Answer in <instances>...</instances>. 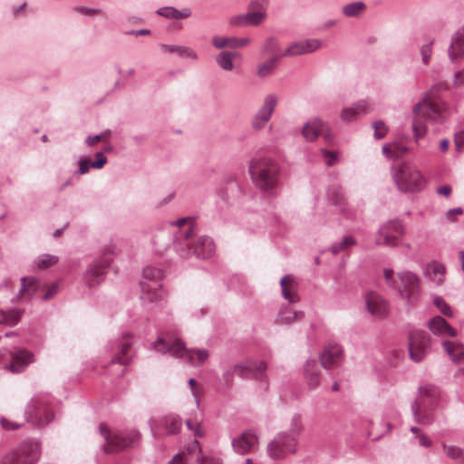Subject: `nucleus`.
Listing matches in <instances>:
<instances>
[{
	"mask_svg": "<svg viewBox=\"0 0 464 464\" xmlns=\"http://www.w3.org/2000/svg\"><path fill=\"white\" fill-rule=\"evenodd\" d=\"M58 292V285L53 284L49 288L47 289L46 293L42 296L43 301H46L53 297Z\"/></svg>",
	"mask_w": 464,
	"mask_h": 464,
	"instance_id": "nucleus-63",
	"label": "nucleus"
},
{
	"mask_svg": "<svg viewBox=\"0 0 464 464\" xmlns=\"http://www.w3.org/2000/svg\"><path fill=\"white\" fill-rule=\"evenodd\" d=\"M367 6L362 1L352 2L342 7V12L346 17H359L362 14Z\"/></svg>",
	"mask_w": 464,
	"mask_h": 464,
	"instance_id": "nucleus-39",
	"label": "nucleus"
},
{
	"mask_svg": "<svg viewBox=\"0 0 464 464\" xmlns=\"http://www.w3.org/2000/svg\"><path fill=\"white\" fill-rule=\"evenodd\" d=\"M435 306L440 311V313L446 316H452V311L450 306L446 301L440 296H435L433 299Z\"/></svg>",
	"mask_w": 464,
	"mask_h": 464,
	"instance_id": "nucleus-52",
	"label": "nucleus"
},
{
	"mask_svg": "<svg viewBox=\"0 0 464 464\" xmlns=\"http://www.w3.org/2000/svg\"><path fill=\"white\" fill-rule=\"evenodd\" d=\"M160 50L163 53H176L180 57H188L193 60L198 58L197 53L193 49L186 46L175 44H160Z\"/></svg>",
	"mask_w": 464,
	"mask_h": 464,
	"instance_id": "nucleus-36",
	"label": "nucleus"
},
{
	"mask_svg": "<svg viewBox=\"0 0 464 464\" xmlns=\"http://www.w3.org/2000/svg\"><path fill=\"white\" fill-rule=\"evenodd\" d=\"M366 306L371 314L383 318L388 314L386 302L375 292H370L365 296Z\"/></svg>",
	"mask_w": 464,
	"mask_h": 464,
	"instance_id": "nucleus-23",
	"label": "nucleus"
},
{
	"mask_svg": "<svg viewBox=\"0 0 464 464\" xmlns=\"http://www.w3.org/2000/svg\"><path fill=\"white\" fill-rule=\"evenodd\" d=\"M0 424L2 426L3 429L5 430H17L21 427L20 424L16 423V422H13L5 418H1L0 419Z\"/></svg>",
	"mask_w": 464,
	"mask_h": 464,
	"instance_id": "nucleus-61",
	"label": "nucleus"
},
{
	"mask_svg": "<svg viewBox=\"0 0 464 464\" xmlns=\"http://www.w3.org/2000/svg\"><path fill=\"white\" fill-rule=\"evenodd\" d=\"M21 289L19 291V295L17 298L20 297L21 295H28L30 296L34 295L41 288V282L35 277H22L21 278Z\"/></svg>",
	"mask_w": 464,
	"mask_h": 464,
	"instance_id": "nucleus-35",
	"label": "nucleus"
},
{
	"mask_svg": "<svg viewBox=\"0 0 464 464\" xmlns=\"http://www.w3.org/2000/svg\"><path fill=\"white\" fill-rule=\"evenodd\" d=\"M303 430L302 416L298 413L295 414L290 420V429L287 431L291 435H295L298 439Z\"/></svg>",
	"mask_w": 464,
	"mask_h": 464,
	"instance_id": "nucleus-49",
	"label": "nucleus"
},
{
	"mask_svg": "<svg viewBox=\"0 0 464 464\" xmlns=\"http://www.w3.org/2000/svg\"><path fill=\"white\" fill-rule=\"evenodd\" d=\"M277 103L278 95L276 93H269L264 98L263 104L252 121L255 130H261L266 126L271 119Z\"/></svg>",
	"mask_w": 464,
	"mask_h": 464,
	"instance_id": "nucleus-16",
	"label": "nucleus"
},
{
	"mask_svg": "<svg viewBox=\"0 0 464 464\" xmlns=\"http://www.w3.org/2000/svg\"><path fill=\"white\" fill-rule=\"evenodd\" d=\"M445 273V267L440 263H431L427 266L425 275H428L432 280L438 284L443 281V275Z\"/></svg>",
	"mask_w": 464,
	"mask_h": 464,
	"instance_id": "nucleus-42",
	"label": "nucleus"
},
{
	"mask_svg": "<svg viewBox=\"0 0 464 464\" xmlns=\"http://www.w3.org/2000/svg\"><path fill=\"white\" fill-rule=\"evenodd\" d=\"M442 447L447 454V456L450 459H457L461 457L462 450L456 446H447L446 444H442Z\"/></svg>",
	"mask_w": 464,
	"mask_h": 464,
	"instance_id": "nucleus-54",
	"label": "nucleus"
},
{
	"mask_svg": "<svg viewBox=\"0 0 464 464\" xmlns=\"http://www.w3.org/2000/svg\"><path fill=\"white\" fill-rule=\"evenodd\" d=\"M211 43L217 49H223L225 47L237 49V37H224L220 35H215L212 37Z\"/></svg>",
	"mask_w": 464,
	"mask_h": 464,
	"instance_id": "nucleus-46",
	"label": "nucleus"
},
{
	"mask_svg": "<svg viewBox=\"0 0 464 464\" xmlns=\"http://www.w3.org/2000/svg\"><path fill=\"white\" fill-rule=\"evenodd\" d=\"M429 329L433 334L445 336L449 335L454 337L457 335V332L453 329L447 321L441 316H435L429 321Z\"/></svg>",
	"mask_w": 464,
	"mask_h": 464,
	"instance_id": "nucleus-30",
	"label": "nucleus"
},
{
	"mask_svg": "<svg viewBox=\"0 0 464 464\" xmlns=\"http://www.w3.org/2000/svg\"><path fill=\"white\" fill-rule=\"evenodd\" d=\"M132 346L131 336L126 334L121 339L110 342L108 343V350L113 353L110 360V363H119L121 365H128L132 360L130 349Z\"/></svg>",
	"mask_w": 464,
	"mask_h": 464,
	"instance_id": "nucleus-14",
	"label": "nucleus"
},
{
	"mask_svg": "<svg viewBox=\"0 0 464 464\" xmlns=\"http://www.w3.org/2000/svg\"><path fill=\"white\" fill-rule=\"evenodd\" d=\"M101 435L103 437L106 442L104 450L109 452L111 450H121L128 448L135 447L140 440V433L132 430L130 431H113L108 429V427L102 423L99 426Z\"/></svg>",
	"mask_w": 464,
	"mask_h": 464,
	"instance_id": "nucleus-7",
	"label": "nucleus"
},
{
	"mask_svg": "<svg viewBox=\"0 0 464 464\" xmlns=\"http://www.w3.org/2000/svg\"><path fill=\"white\" fill-rule=\"evenodd\" d=\"M373 111V106L367 100H360L350 107L343 108L340 112L342 121L351 122L356 121L359 117L369 114Z\"/></svg>",
	"mask_w": 464,
	"mask_h": 464,
	"instance_id": "nucleus-18",
	"label": "nucleus"
},
{
	"mask_svg": "<svg viewBox=\"0 0 464 464\" xmlns=\"http://www.w3.org/2000/svg\"><path fill=\"white\" fill-rule=\"evenodd\" d=\"M322 153H323L324 159L325 160V163L328 166H333L337 161L338 156L335 151L322 150Z\"/></svg>",
	"mask_w": 464,
	"mask_h": 464,
	"instance_id": "nucleus-59",
	"label": "nucleus"
},
{
	"mask_svg": "<svg viewBox=\"0 0 464 464\" xmlns=\"http://www.w3.org/2000/svg\"><path fill=\"white\" fill-rule=\"evenodd\" d=\"M216 252L214 240L206 235L198 237L193 246V254L199 259H208Z\"/></svg>",
	"mask_w": 464,
	"mask_h": 464,
	"instance_id": "nucleus-24",
	"label": "nucleus"
},
{
	"mask_svg": "<svg viewBox=\"0 0 464 464\" xmlns=\"http://www.w3.org/2000/svg\"><path fill=\"white\" fill-rule=\"evenodd\" d=\"M383 277L385 279L386 284L395 289V287H398V282L396 281L394 277V271L392 268H384L383 269Z\"/></svg>",
	"mask_w": 464,
	"mask_h": 464,
	"instance_id": "nucleus-55",
	"label": "nucleus"
},
{
	"mask_svg": "<svg viewBox=\"0 0 464 464\" xmlns=\"http://www.w3.org/2000/svg\"><path fill=\"white\" fill-rule=\"evenodd\" d=\"M399 147V143L396 142L385 144L382 147V152L389 159H396L400 157V152L396 150Z\"/></svg>",
	"mask_w": 464,
	"mask_h": 464,
	"instance_id": "nucleus-53",
	"label": "nucleus"
},
{
	"mask_svg": "<svg viewBox=\"0 0 464 464\" xmlns=\"http://www.w3.org/2000/svg\"><path fill=\"white\" fill-rule=\"evenodd\" d=\"M34 354L27 350L19 349L14 353L9 364L12 372L19 373L33 361Z\"/></svg>",
	"mask_w": 464,
	"mask_h": 464,
	"instance_id": "nucleus-26",
	"label": "nucleus"
},
{
	"mask_svg": "<svg viewBox=\"0 0 464 464\" xmlns=\"http://www.w3.org/2000/svg\"><path fill=\"white\" fill-rule=\"evenodd\" d=\"M327 200L329 204L335 206L341 213L345 211V198L343 189L340 187L333 186L327 190Z\"/></svg>",
	"mask_w": 464,
	"mask_h": 464,
	"instance_id": "nucleus-32",
	"label": "nucleus"
},
{
	"mask_svg": "<svg viewBox=\"0 0 464 464\" xmlns=\"http://www.w3.org/2000/svg\"><path fill=\"white\" fill-rule=\"evenodd\" d=\"M445 90H447V87L444 84L431 87L423 94L420 101L413 106L411 129L416 142L427 133L425 122L440 125L452 113L449 104L440 99V92Z\"/></svg>",
	"mask_w": 464,
	"mask_h": 464,
	"instance_id": "nucleus-1",
	"label": "nucleus"
},
{
	"mask_svg": "<svg viewBox=\"0 0 464 464\" xmlns=\"http://www.w3.org/2000/svg\"><path fill=\"white\" fill-rule=\"evenodd\" d=\"M107 163V158L103 152L99 151L95 153V160L91 163L92 169H102Z\"/></svg>",
	"mask_w": 464,
	"mask_h": 464,
	"instance_id": "nucleus-58",
	"label": "nucleus"
},
{
	"mask_svg": "<svg viewBox=\"0 0 464 464\" xmlns=\"http://www.w3.org/2000/svg\"><path fill=\"white\" fill-rule=\"evenodd\" d=\"M157 13L164 17L172 18V19H183L188 17L191 14V12L188 8H184L182 10H178L171 6H166L160 8Z\"/></svg>",
	"mask_w": 464,
	"mask_h": 464,
	"instance_id": "nucleus-40",
	"label": "nucleus"
},
{
	"mask_svg": "<svg viewBox=\"0 0 464 464\" xmlns=\"http://www.w3.org/2000/svg\"><path fill=\"white\" fill-rule=\"evenodd\" d=\"M454 141L457 150H459L461 146L464 144V130H460L455 134Z\"/></svg>",
	"mask_w": 464,
	"mask_h": 464,
	"instance_id": "nucleus-64",
	"label": "nucleus"
},
{
	"mask_svg": "<svg viewBox=\"0 0 464 464\" xmlns=\"http://www.w3.org/2000/svg\"><path fill=\"white\" fill-rule=\"evenodd\" d=\"M258 444L257 436L251 430L243 432L237 438L232 440L234 451L240 455H245L253 450Z\"/></svg>",
	"mask_w": 464,
	"mask_h": 464,
	"instance_id": "nucleus-21",
	"label": "nucleus"
},
{
	"mask_svg": "<svg viewBox=\"0 0 464 464\" xmlns=\"http://www.w3.org/2000/svg\"><path fill=\"white\" fill-rule=\"evenodd\" d=\"M280 55H275L270 57L268 60L259 63L256 68V75L264 79L273 74L277 67V63L280 60Z\"/></svg>",
	"mask_w": 464,
	"mask_h": 464,
	"instance_id": "nucleus-34",
	"label": "nucleus"
},
{
	"mask_svg": "<svg viewBox=\"0 0 464 464\" xmlns=\"http://www.w3.org/2000/svg\"><path fill=\"white\" fill-rule=\"evenodd\" d=\"M297 443L298 439L295 435H291L287 431H280L267 444V455L275 460L283 459L289 454L296 453Z\"/></svg>",
	"mask_w": 464,
	"mask_h": 464,
	"instance_id": "nucleus-9",
	"label": "nucleus"
},
{
	"mask_svg": "<svg viewBox=\"0 0 464 464\" xmlns=\"http://www.w3.org/2000/svg\"><path fill=\"white\" fill-rule=\"evenodd\" d=\"M114 253L111 247L104 250L102 256L96 259L86 271L85 277L88 284L92 286L102 283L110 266Z\"/></svg>",
	"mask_w": 464,
	"mask_h": 464,
	"instance_id": "nucleus-13",
	"label": "nucleus"
},
{
	"mask_svg": "<svg viewBox=\"0 0 464 464\" xmlns=\"http://www.w3.org/2000/svg\"><path fill=\"white\" fill-rule=\"evenodd\" d=\"M198 464H222V459L218 456L199 455Z\"/></svg>",
	"mask_w": 464,
	"mask_h": 464,
	"instance_id": "nucleus-56",
	"label": "nucleus"
},
{
	"mask_svg": "<svg viewBox=\"0 0 464 464\" xmlns=\"http://www.w3.org/2000/svg\"><path fill=\"white\" fill-rule=\"evenodd\" d=\"M453 86L461 87L464 86V68L456 72L453 78Z\"/></svg>",
	"mask_w": 464,
	"mask_h": 464,
	"instance_id": "nucleus-62",
	"label": "nucleus"
},
{
	"mask_svg": "<svg viewBox=\"0 0 464 464\" xmlns=\"http://www.w3.org/2000/svg\"><path fill=\"white\" fill-rule=\"evenodd\" d=\"M280 45L278 41L275 37L267 38L261 47V53L263 54H271L272 56L279 55Z\"/></svg>",
	"mask_w": 464,
	"mask_h": 464,
	"instance_id": "nucleus-47",
	"label": "nucleus"
},
{
	"mask_svg": "<svg viewBox=\"0 0 464 464\" xmlns=\"http://www.w3.org/2000/svg\"><path fill=\"white\" fill-rule=\"evenodd\" d=\"M433 44H434V40L429 38V39H427L426 43L421 44V46L420 48V53L421 55V61H422L423 64H428L430 62V56L432 53Z\"/></svg>",
	"mask_w": 464,
	"mask_h": 464,
	"instance_id": "nucleus-50",
	"label": "nucleus"
},
{
	"mask_svg": "<svg viewBox=\"0 0 464 464\" xmlns=\"http://www.w3.org/2000/svg\"><path fill=\"white\" fill-rule=\"evenodd\" d=\"M343 357V348L338 344L328 346L320 355L321 365L330 369L338 364Z\"/></svg>",
	"mask_w": 464,
	"mask_h": 464,
	"instance_id": "nucleus-28",
	"label": "nucleus"
},
{
	"mask_svg": "<svg viewBox=\"0 0 464 464\" xmlns=\"http://www.w3.org/2000/svg\"><path fill=\"white\" fill-rule=\"evenodd\" d=\"M58 262V256L49 254H43L39 256L35 261V266L38 269H47Z\"/></svg>",
	"mask_w": 464,
	"mask_h": 464,
	"instance_id": "nucleus-48",
	"label": "nucleus"
},
{
	"mask_svg": "<svg viewBox=\"0 0 464 464\" xmlns=\"http://www.w3.org/2000/svg\"><path fill=\"white\" fill-rule=\"evenodd\" d=\"M322 43L318 39H307L304 41L294 42L280 53V56H297L304 53H310L319 49Z\"/></svg>",
	"mask_w": 464,
	"mask_h": 464,
	"instance_id": "nucleus-19",
	"label": "nucleus"
},
{
	"mask_svg": "<svg viewBox=\"0 0 464 464\" xmlns=\"http://www.w3.org/2000/svg\"><path fill=\"white\" fill-rule=\"evenodd\" d=\"M39 459V443L28 440L22 442L11 455L7 456L4 460V464H34Z\"/></svg>",
	"mask_w": 464,
	"mask_h": 464,
	"instance_id": "nucleus-11",
	"label": "nucleus"
},
{
	"mask_svg": "<svg viewBox=\"0 0 464 464\" xmlns=\"http://www.w3.org/2000/svg\"><path fill=\"white\" fill-rule=\"evenodd\" d=\"M282 296L290 304L299 300L297 294V284L292 275H285L280 279Z\"/></svg>",
	"mask_w": 464,
	"mask_h": 464,
	"instance_id": "nucleus-25",
	"label": "nucleus"
},
{
	"mask_svg": "<svg viewBox=\"0 0 464 464\" xmlns=\"http://www.w3.org/2000/svg\"><path fill=\"white\" fill-rule=\"evenodd\" d=\"M372 126L374 130L373 136L376 140H381L386 136L388 128L382 121H375Z\"/></svg>",
	"mask_w": 464,
	"mask_h": 464,
	"instance_id": "nucleus-51",
	"label": "nucleus"
},
{
	"mask_svg": "<svg viewBox=\"0 0 464 464\" xmlns=\"http://www.w3.org/2000/svg\"><path fill=\"white\" fill-rule=\"evenodd\" d=\"M192 234L193 228L190 227L180 235V237L183 238L184 242H179L175 245L176 251L182 258H188L191 255L188 239Z\"/></svg>",
	"mask_w": 464,
	"mask_h": 464,
	"instance_id": "nucleus-38",
	"label": "nucleus"
},
{
	"mask_svg": "<svg viewBox=\"0 0 464 464\" xmlns=\"http://www.w3.org/2000/svg\"><path fill=\"white\" fill-rule=\"evenodd\" d=\"M399 279L398 287H395L400 295L410 305L416 304L420 299V279L410 270H403L397 273Z\"/></svg>",
	"mask_w": 464,
	"mask_h": 464,
	"instance_id": "nucleus-8",
	"label": "nucleus"
},
{
	"mask_svg": "<svg viewBox=\"0 0 464 464\" xmlns=\"http://www.w3.org/2000/svg\"><path fill=\"white\" fill-rule=\"evenodd\" d=\"M50 402L51 398L46 394L34 395L25 406V420L35 427L47 425L53 420Z\"/></svg>",
	"mask_w": 464,
	"mask_h": 464,
	"instance_id": "nucleus-6",
	"label": "nucleus"
},
{
	"mask_svg": "<svg viewBox=\"0 0 464 464\" xmlns=\"http://www.w3.org/2000/svg\"><path fill=\"white\" fill-rule=\"evenodd\" d=\"M304 376L310 389H315L320 383V368L316 360H307L304 367Z\"/></svg>",
	"mask_w": 464,
	"mask_h": 464,
	"instance_id": "nucleus-29",
	"label": "nucleus"
},
{
	"mask_svg": "<svg viewBox=\"0 0 464 464\" xmlns=\"http://www.w3.org/2000/svg\"><path fill=\"white\" fill-rule=\"evenodd\" d=\"M249 173L255 186L260 190L275 195L279 182L280 166L269 157H261L252 160Z\"/></svg>",
	"mask_w": 464,
	"mask_h": 464,
	"instance_id": "nucleus-2",
	"label": "nucleus"
},
{
	"mask_svg": "<svg viewBox=\"0 0 464 464\" xmlns=\"http://www.w3.org/2000/svg\"><path fill=\"white\" fill-rule=\"evenodd\" d=\"M392 178L398 189L403 192L420 191L426 184L421 172L407 163L392 168Z\"/></svg>",
	"mask_w": 464,
	"mask_h": 464,
	"instance_id": "nucleus-5",
	"label": "nucleus"
},
{
	"mask_svg": "<svg viewBox=\"0 0 464 464\" xmlns=\"http://www.w3.org/2000/svg\"><path fill=\"white\" fill-rule=\"evenodd\" d=\"M442 347L454 363H464V345L444 341Z\"/></svg>",
	"mask_w": 464,
	"mask_h": 464,
	"instance_id": "nucleus-33",
	"label": "nucleus"
},
{
	"mask_svg": "<svg viewBox=\"0 0 464 464\" xmlns=\"http://www.w3.org/2000/svg\"><path fill=\"white\" fill-rule=\"evenodd\" d=\"M448 55L451 63H457L464 57V25L451 36Z\"/></svg>",
	"mask_w": 464,
	"mask_h": 464,
	"instance_id": "nucleus-22",
	"label": "nucleus"
},
{
	"mask_svg": "<svg viewBox=\"0 0 464 464\" xmlns=\"http://www.w3.org/2000/svg\"><path fill=\"white\" fill-rule=\"evenodd\" d=\"M160 425L168 430L169 434H177L182 428V420L177 415H167L160 420Z\"/></svg>",
	"mask_w": 464,
	"mask_h": 464,
	"instance_id": "nucleus-37",
	"label": "nucleus"
},
{
	"mask_svg": "<svg viewBox=\"0 0 464 464\" xmlns=\"http://www.w3.org/2000/svg\"><path fill=\"white\" fill-rule=\"evenodd\" d=\"M304 314L297 312L288 304L283 305L277 314L276 323L277 324H291L295 322L302 320Z\"/></svg>",
	"mask_w": 464,
	"mask_h": 464,
	"instance_id": "nucleus-31",
	"label": "nucleus"
},
{
	"mask_svg": "<svg viewBox=\"0 0 464 464\" xmlns=\"http://www.w3.org/2000/svg\"><path fill=\"white\" fill-rule=\"evenodd\" d=\"M302 135L309 142L314 141L319 136H322L327 143H331L334 140L329 125L319 118L306 121L302 129Z\"/></svg>",
	"mask_w": 464,
	"mask_h": 464,
	"instance_id": "nucleus-15",
	"label": "nucleus"
},
{
	"mask_svg": "<svg viewBox=\"0 0 464 464\" xmlns=\"http://www.w3.org/2000/svg\"><path fill=\"white\" fill-rule=\"evenodd\" d=\"M21 315L22 311L18 309L8 311L0 310V324L14 325L20 321Z\"/></svg>",
	"mask_w": 464,
	"mask_h": 464,
	"instance_id": "nucleus-43",
	"label": "nucleus"
},
{
	"mask_svg": "<svg viewBox=\"0 0 464 464\" xmlns=\"http://www.w3.org/2000/svg\"><path fill=\"white\" fill-rule=\"evenodd\" d=\"M440 399V390L432 384L419 387V395L411 405L416 422L421 425H429L433 422V411L437 408Z\"/></svg>",
	"mask_w": 464,
	"mask_h": 464,
	"instance_id": "nucleus-3",
	"label": "nucleus"
},
{
	"mask_svg": "<svg viewBox=\"0 0 464 464\" xmlns=\"http://www.w3.org/2000/svg\"><path fill=\"white\" fill-rule=\"evenodd\" d=\"M269 0H251L249 9L258 12H266Z\"/></svg>",
	"mask_w": 464,
	"mask_h": 464,
	"instance_id": "nucleus-57",
	"label": "nucleus"
},
{
	"mask_svg": "<svg viewBox=\"0 0 464 464\" xmlns=\"http://www.w3.org/2000/svg\"><path fill=\"white\" fill-rule=\"evenodd\" d=\"M140 287V299L145 306H148L149 304L157 305L163 300L164 294L160 282H153L152 284L141 282Z\"/></svg>",
	"mask_w": 464,
	"mask_h": 464,
	"instance_id": "nucleus-20",
	"label": "nucleus"
},
{
	"mask_svg": "<svg viewBox=\"0 0 464 464\" xmlns=\"http://www.w3.org/2000/svg\"><path fill=\"white\" fill-rule=\"evenodd\" d=\"M266 370V363L263 361L247 360L234 366L233 372L243 379L262 377Z\"/></svg>",
	"mask_w": 464,
	"mask_h": 464,
	"instance_id": "nucleus-17",
	"label": "nucleus"
},
{
	"mask_svg": "<svg viewBox=\"0 0 464 464\" xmlns=\"http://www.w3.org/2000/svg\"><path fill=\"white\" fill-rule=\"evenodd\" d=\"M405 234L404 225L400 219H392L382 224L375 237V244L381 246H398Z\"/></svg>",
	"mask_w": 464,
	"mask_h": 464,
	"instance_id": "nucleus-10",
	"label": "nucleus"
},
{
	"mask_svg": "<svg viewBox=\"0 0 464 464\" xmlns=\"http://www.w3.org/2000/svg\"><path fill=\"white\" fill-rule=\"evenodd\" d=\"M266 18V12L250 10V12L236 15L230 19L234 25H258Z\"/></svg>",
	"mask_w": 464,
	"mask_h": 464,
	"instance_id": "nucleus-27",
	"label": "nucleus"
},
{
	"mask_svg": "<svg viewBox=\"0 0 464 464\" xmlns=\"http://www.w3.org/2000/svg\"><path fill=\"white\" fill-rule=\"evenodd\" d=\"M237 56V53L223 51L217 56L216 61L224 71H231L234 67L233 60Z\"/></svg>",
	"mask_w": 464,
	"mask_h": 464,
	"instance_id": "nucleus-41",
	"label": "nucleus"
},
{
	"mask_svg": "<svg viewBox=\"0 0 464 464\" xmlns=\"http://www.w3.org/2000/svg\"><path fill=\"white\" fill-rule=\"evenodd\" d=\"M91 163L92 162H90V160L88 159H80L79 160V168L76 170V173L81 174V175L88 173L90 170V168H92Z\"/></svg>",
	"mask_w": 464,
	"mask_h": 464,
	"instance_id": "nucleus-60",
	"label": "nucleus"
},
{
	"mask_svg": "<svg viewBox=\"0 0 464 464\" xmlns=\"http://www.w3.org/2000/svg\"><path fill=\"white\" fill-rule=\"evenodd\" d=\"M142 276L144 278L143 282L152 284L153 282H159L163 276V271L153 266H147L143 268Z\"/></svg>",
	"mask_w": 464,
	"mask_h": 464,
	"instance_id": "nucleus-45",
	"label": "nucleus"
},
{
	"mask_svg": "<svg viewBox=\"0 0 464 464\" xmlns=\"http://www.w3.org/2000/svg\"><path fill=\"white\" fill-rule=\"evenodd\" d=\"M410 358L415 362H421L430 351V335L422 330H412L409 334Z\"/></svg>",
	"mask_w": 464,
	"mask_h": 464,
	"instance_id": "nucleus-12",
	"label": "nucleus"
},
{
	"mask_svg": "<svg viewBox=\"0 0 464 464\" xmlns=\"http://www.w3.org/2000/svg\"><path fill=\"white\" fill-rule=\"evenodd\" d=\"M356 245L357 241L353 237L345 236L341 241L334 242L329 249L334 255H337L342 251H344L345 249Z\"/></svg>",
	"mask_w": 464,
	"mask_h": 464,
	"instance_id": "nucleus-44",
	"label": "nucleus"
},
{
	"mask_svg": "<svg viewBox=\"0 0 464 464\" xmlns=\"http://www.w3.org/2000/svg\"><path fill=\"white\" fill-rule=\"evenodd\" d=\"M152 347L159 353H169L173 357L184 358L192 365L202 364L208 357V350H188L185 347V343L179 338L172 341L169 338L159 337L158 340L152 343Z\"/></svg>",
	"mask_w": 464,
	"mask_h": 464,
	"instance_id": "nucleus-4",
	"label": "nucleus"
}]
</instances>
